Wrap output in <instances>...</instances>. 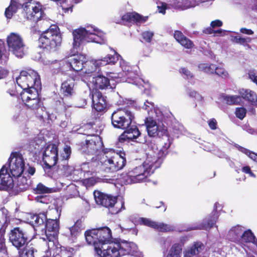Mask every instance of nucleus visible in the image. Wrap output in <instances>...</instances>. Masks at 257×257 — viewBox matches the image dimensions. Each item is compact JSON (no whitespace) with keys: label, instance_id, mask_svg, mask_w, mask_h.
<instances>
[{"label":"nucleus","instance_id":"052dcab7","mask_svg":"<svg viewBox=\"0 0 257 257\" xmlns=\"http://www.w3.org/2000/svg\"><path fill=\"white\" fill-rule=\"evenodd\" d=\"M140 80H141L144 83V86L145 87V91H146V94L149 95V92L150 91V88H151V84H150L149 81H148V80L145 81L142 79H141Z\"/></svg>","mask_w":257,"mask_h":257},{"label":"nucleus","instance_id":"de8ad7c7","mask_svg":"<svg viewBox=\"0 0 257 257\" xmlns=\"http://www.w3.org/2000/svg\"><path fill=\"white\" fill-rule=\"evenodd\" d=\"M199 68L200 70L203 71L206 73L213 74L215 72L216 65L212 64H201L199 65Z\"/></svg>","mask_w":257,"mask_h":257},{"label":"nucleus","instance_id":"bb28decb","mask_svg":"<svg viewBox=\"0 0 257 257\" xmlns=\"http://www.w3.org/2000/svg\"><path fill=\"white\" fill-rule=\"evenodd\" d=\"M204 248V246L201 242H195L192 246L188 247L184 250V257L195 256L201 253Z\"/></svg>","mask_w":257,"mask_h":257},{"label":"nucleus","instance_id":"dca6fc26","mask_svg":"<svg viewBox=\"0 0 257 257\" xmlns=\"http://www.w3.org/2000/svg\"><path fill=\"white\" fill-rule=\"evenodd\" d=\"M9 167L11 173L14 177L20 176L24 174L26 167L22 155L18 153H12Z\"/></svg>","mask_w":257,"mask_h":257},{"label":"nucleus","instance_id":"b1692460","mask_svg":"<svg viewBox=\"0 0 257 257\" xmlns=\"http://www.w3.org/2000/svg\"><path fill=\"white\" fill-rule=\"evenodd\" d=\"M24 174L25 173L23 176L20 175L16 177H18L17 184L15 186L13 190L12 195H17L19 192L25 191L29 189L30 181L26 176H24Z\"/></svg>","mask_w":257,"mask_h":257},{"label":"nucleus","instance_id":"2f4dec72","mask_svg":"<svg viewBox=\"0 0 257 257\" xmlns=\"http://www.w3.org/2000/svg\"><path fill=\"white\" fill-rule=\"evenodd\" d=\"M89 81L94 85V89L107 88L109 84V78L101 75L95 77H92Z\"/></svg>","mask_w":257,"mask_h":257},{"label":"nucleus","instance_id":"bf43d9fd","mask_svg":"<svg viewBox=\"0 0 257 257\" xmlns=\"http://www.w3.org/2000/svg\"><path fill=\"white\" fill-rule=\"evenodd\" d=\"M167 7V5L164 3H160L157 6L159 13L163 14L165 13V10L168 8Z\"/></svg>","mask_w":257,"mask_h":257},{"label":"nucleus","instance_id":"72a5a7b5","mask_svg":"<svg viewBox=\"0 0 257 257\" xmlns=\"http://www.w3.org/2000/svg\"><path fill=\"white\" fill-rule=\"evenodd\" d=\"M74 82L72 79H69L64 81L61 87V92L64 96L73 95L74 94Z\"/></svg>","mask_w":257,"mask_h":257},{"label":"nucleus","instance_id":"4d7b16f0","mask_svg":"<svg viewBox=\"0 0 257 257\" xmlns=\"http://www.w3.org/2000/svg\"><path fill=\"white\" fill-rule=\"evenodd\" d=\"M143 39L147 42H150L154 36V33L151 31H145L142 34Z\"/></svg>","mask_w":257,"mask_h":257},{"label":"nucleus","instance_id":"ddd939ff","mask_svg":"<svg viewBox=\"0 0 257 257\" xmlns=\"http://www.w3.org/2000/svg\"><path fill=\"white\" fill-rule=\"evenodd\" d=\"M133 116L131 112L122 109L114 111L111 115V121L115 128L125 130L132 123Z\"/></svg>","mask_w":257,"mask_h":257},{"label":"nucleus","instance_id":"4c0bfd02","mask_svg":"<svg viewBox=\"0 0 257 257\" xmlns=\"http://www.w3.org/2000/svg\"><path fill=\"white\" fill-rule=\"evenodd\" d=\"M120 66L123 71L122 73H119L117 76H111L109 75V77L111 78H121L123 76V74L127 77L128 79H131L133 72L130 71L131 67L126 64V63L123 59H121L120 61Z\"/></svg>","mask_w":257,"mask_h":257},{"label":"nucleus","instance_id":"09e8293b","mask_svg":"<svg viewBox=\"0 0 257 257\" xmlns=\"http://www.w3.org/2000/svg\"><path fill=\"white\" fill-rule=\"evenodd\" d=\"M34 191L36 193L43 194L51 192L52 189L46 187L42 183H39L37 187L34 189Z\"/></svg>","mask_w":257,"mask_h":257},{"label":"nucleus","instance_id":"4be33fe9","mask_svg":"<svg viewBox=\"0 0 257 257\" xmlns=\"http://www.w3.org/2000/svg\"><path fill=\"white\" fill-rule=\"evenodd\" d=\"M71 153V148L66 145L64 147L63 152L62 153L60 156V161L64 162L63 165V170L64 171V175L65 176H69L71 175L74 170L73 167L66 165L67 160L70 158Z\"/></svg>","mask_w":257,"mask_h":257},{"label":"nucleus","instance_id":"a211bd4d","mask_svg":"<svg viewBox=\"0 0 257 257\" xmlns=\"http://www.w3.org/2000/svg\"><path fill=\"white\" fill-rule=\"evenodd\" d=\"M43 160L49 167L54 166L60 160L58 157V149L54 144H47L43 153Z\"/></svg>","mask_w":257,"mask_h":257},{"label":"nucleus","instance_id":"13d9d810","mask_svg":"<svg viewBox=\"0 0 257 257\" xmlns=\"http://www.w3.org/2000/svg\"><path fill=\"white\" fill-rule=\"evenodd\" d=\"M248 77L253 82L257 85V74L253 70L249 71L248 73Z\"/></svg>","mask_w":257,"mask_h":257},{"label":"nucleus","instance_id":"393cba45","mask_svg":"<svg viewBox=\"0 0 257 257\" xmlns=\"http://www.w3.org/2000/svg\"><path fill=\"white\" fill-rule=\"evenodd\" d=\"M44 226L45 228V236L58 235L59 226L56 219L47 220Z\"/></svg>","mask_w":257,"mask_h":257},{"label":"nucleus","instance_id":"f03ea898","mask_svg":"<svg viewBox=\"0 0 257 257\" xmlns=\"http://www.w3.org/2000/svg\"><path fill=\"white\" fill-rule=\"evenodd\" d=\"M119 154L112 149H106L99 158V162L94 161L91 164L92 171L113 172L122 169L125 165L124 154Z\"/></svg>","mask_w":257,"mask_h":257},{"label":"nucleus","instance_id":"2eb2a0df","mask_svg":"<svg viewBox=\"0 0 257 257\" xmlns=\"http://www.w3.org/2000/svg\"><path fill=\"white\" fill-rule=\"evenodd\" d=\"M119 243L111 241L99 247L96 245L95 251L99 257H119Z\"/></svg>","mask_w":257,"mask_h":257},{"label":"nucleus","instance_id":"423d86ee","mask_svg":"<svg viewBox=\"0 0 257 257\" xmlns=\"http://www.w3.org/2000/svg\"><path fill=\"white\" fill-rule=\"evenodd\" d=\"M40 47L51 52L56 51L61 46L62 36L59 28L51 26L39 38Z\"/></svg>","mask_w":257,"mask_h":257},{"label":"nucleus","instance_id":"4468645a","mask_svg":"<svg viewBox=\"0 0 257 257\" xmlns=\"http://www.w3.org/2000/svg\"><path fill=\"white\" fill-rule=\"evenodd\" d=\"M129 220L133 223L134 224H144L151 227L160 231L168 232L173 231L174 229V227L172 225L164 223L153 221L148 218L139 217L136 215L130 216Z\"/></svg>","mask_w":257,"mask_h":257},{"label":"nucleus","instance_id":"6e6552de","mask_svg":"<svg viewBox=\"0 0 257 257\" xmlns=\"http://www.w3.org/2000/svg\"><path fill=\"white\" fill-rule=\"evenodd\" d=\"M94 197L96 203L108 208L111 214H117L122 209H124V202L122 200L116 201V198L105 194L100 191L94 192Z\"/></svg>","mask_w":257,"mask_h":257},{"label":"nucleus","instance_id":"79ce46f5","mask_svg":"<svg viewBox=\"0 0 257 257\" xmlns=\"http://www.w3.org/2000/svg\"><path fill=\"white\" fill-rule=\"evenodd\" d=\"M22 101L28 107L35 109L39 106L40 100L39 97H22Z\"/></svg>","mask_w":257,"mask_h":257},{"label":"nucleus","instance_id":"e433bc0d","mask_svg":"<svg viewBox=\"0 0 257 257\" xmlns=\"http://www.w3.org/2000/svg\"><path fill=\"white\" fill-rule=\"evenodd\" d=\"M174 7L177 9L186 10L197 6L196 0H175Z\"/></svg>","mask_w":257,"mask_h":257},{"label":"nucleus","instance_id":"5fc2aeb1","mask_svg":"<svg viewBox=\"0 0 257 257\" xmlns=\"http://www.w3.org/2000/svg\"><path fill=\"white\" fill-rule=\"evenodd\" d=\"M239 96H253L255 95L254 92L249 89L241 88L238 90Z\"/></svg>","mask_w":257,"mask_h":257},{"label":"nucleus","instance_id":"f257e3e1","mask_svg":"<svg viewBox=\"0 0 257 257\" xmlns=\"http://www.w3.org/2000/svg\"><path fill=\"white\" fill-rule=\"evenodd\" d=\"M170 143H166L164 146H158L153 144L151 150L147 154V158L142 166H139L123 175V179L126 184L137 183L143 181L155 170L159 168L162 162V159L167 154Z\"/></svg>","mask_w":257,"mask_h":257},{"label":"nucleus","instance_id":"c9c22d12","mask_svg":"<svg viewBox=\"0 0 257 257\" xmlns=\"http://www.w3.org/2000/svg\"><path fill=\"white\" fill-rule=\"evenodd\" d=\"M30 218V223L38 228L41 225L44 226L47 220L46 215L44 213L31 215Z\"/></svg>","mask_w":257,"mask_h":257},{"label":"nucleus","instance_id":"20e7f679","mask_svg":"<svg viewBox=\"0 0 257 257\" xmlns=\"http://www.w3.org/2000/svg\"><path fill=\"white\" fill-rule=\"evenodd\" d=\"M16 82L19 85V90L25 91L27 94L40 95L41 83L38 73L32 70L27 69L20 72Z\"/></svg>","mask_w":257,"mask_h":257},{"label":"nucleus","instance_id":"49530a36","mask_svg":"<svg viewBox=\"0 0 257 257\" xmlns=\"http://www.w3.org/2000/svg\"><path fill=\"white\" fill-rule=\"evenodd\" d=\"M182 248L179 245L175 244L171 248L167 257H181Z\"/></svg>","mask_w":257,"mask_h":257},{"label":"nucleus","instance_id":"a18cd8bd","mask_svg":"<svg viewBox=\"0 0 257 257\" xmlns=\"http://www.w3.org/2000/svg\"><path fill=\"white\" fill-rule=\"evenodd\" d=\"M221 100L229 105H238L242 103V99L246 97H220Z\"/></svg>","mask_w":257,"mask_h":257},{"label":"nucleus","instance_id":"c756f323","mask_svg":"<svg viewBox=\"0 0 257 257\" xmlns=\"http://www.w3.org/2000/svg\"><path fill=\"white\" fill-rule=\"evenodd\" d=\"M122 20L124 22H133L140 25L146 22L148 17L142 16L136 13H127L122 17Z\"/></svg>","mask_w":257,"mask_h":257},{"label":"nucleus","instance_id":"aec40b11","mask_svg":"<svg viewBox=\"0 0 257 257\" xmlns=\"http://www.w3.org/2000/svg\"><path fill=\"white\" fill-rule=\"evenodd\" d=\"M15 187L14 180L9 173H7V168L3 166L0 170V190L12 191Z\"/></svg>","mask_w":257,"mask_h":257},{"label":"nucleus","instance_id":"1a4fd4ad","mask_svg":"<svg viewBox=\"0 0 257 257\" xmlns=\"http://www.w3.org/2000/svg\"><path fill=\"white\" fill-rule=\"evenodd\" d=\"M103 143L101 138L98 136H93L90 139L86 141L85 145L82 147V152L86 155L94 156L92 158V161L88 164L91 167V164L94 161L99 162V158L103 154Z\"/></svg>","mask_w":257,"mask_h":257},{"label":"nucleus","instance_id":"c85d7f7f","mask_svg":"<svg viewBox=\"0 0 257 257\" xmlns=\"http://www.w3.org/2000/svg\"><path fill=\"white\" fill-rule=\"evenodd\" d=\"M120 256L127 254H133L137 251L138 247L135 243L132 242L122 241L119 243Z\"/></svg>","mask_w":257,"mask_h":257},{"label":"nucleus","instance_id":"a19ab883","mask_svg":"<svg viewBox=\"0 0 257 257\" xmlns=\"http://www.w3.org/2000/svg\"><path fill=\"white\" fill-rule=\"evenodd\" d=\"M254 240V236L253 233L251 232V231L244 230L241 235L240 244H241L242 245L243 247H244L245 246H246V244H245V243H253ZM246 246H247L246 245Z\"/></svg>","mask_w":257,"mask_h":257},{"label":"nucleus","instance_id":"9d476101","mask_svg":"<svg viewBox=\"0 0 257 257\" xmlns=\"http://www.w3.org/2000/svg\"><path fill=\"white\" fill-rule=\"evenodd\" d=\"M119 58H121V56L115 52L114 55H108L101 59L89 61L86 59L82 73L85 74L86 76L89 77V79H90L92 74L96 71L97 67L107 64H114Z\"/></svg>","mask_w":257,"mask_h":257},{"label":"nucleus","instance_id":"0eeeda50","mask_svg":"<svg viewBox=\"0 0 257 257\" xmlns=\"http://www.w3.org/2000/svg\"><path fill=\"white\" fill-rule=\"evenodd\" d=\"M86 241L88 244H92L96 249V245L98 247L102 244L111 241V230L107 227L87 230L85 233Z\"/></svg>","mask_w":257,"mask_h":257},{"label":"nucleus","instance_id":"e2e57ef3","mask_svg":"<svg viewBox=\"0 0 257 257\" xmlns=\"http://www.w3.org/2000/svg\"><path fill=\"white\" fill-rule=\"evenodd\" d=\"M208 125L211 130H216L217 128V121L214 118L208 120Z\"/></svg>","mask_w":257,"mask_h":257},{"label":"nucleus","instance_id":"7c9ffc66","mask_svg":"<svg viewBox=\"0 0 257 257\" xmlns=\"http://www.w3.org/2000/svg\"><path fill=\"white\" fill-rule=\"evenodd\" d=\"M9 220V218L7 216V210H0V231L4 226L5 224L7 223ZM0 252L4 253H7L6 245L5 243V239L2 235L0 236Z\"/></svg>","mask_w":257,"mask_h":257},{"label":"nucleus","instance_id":"473e14b6","mask_svg":"<svg viewBox=\"0 0 257 257\" xmlns=\"http://www.w3.org/2000/svg\"><path fill=\"white\" fill-rule=\"evenodd\" d=\"M174 37L176 40L185 48L191 49L193 47L194 44L193 42L185 37L181 32L176 31L174 33Z\"/></svg>","mask_w":257,"mask_h":257},{"label":"nucleus","instance_id":"8fccbe9b","mask_svg":"<svg viewBox=\"0 0 257 257\" xmlns=\"http://www.w3.org/2000/svg\"><path fill=\"white\" fill-rule=\"evenodd\" d=\"M238 150L246 155L249 158L257 162V154L242 147L238 146Z\"/></svg>","mask_w":257,"mask_h":257},{"label":"nucleus","instance_id":"603ef678","mask_svg":"<svg viewBox=\"0 0 257 257\" xmlns=\"http://www.w3.org/2000/svg\"><path fill=\"white\" fill-rule=\"evenodd\" d=\"M8 93L12 96H20L25 94L26 92L25 91L22 92L19 90V85H18L17 87L15 86H13L9 90Z\"/></svg>","mask_w":257,"mask_h":257},{"label":"nucleus","instance_id":"412c9836","mask_svg":"<svg viewBox=\"0 0 257 257\" xmlns=\"http://www.w3.org/2000/svg\"><path fill=\"white\" fill-rule=\"evenodd\" d=\"M142 108L148 111L149 117L153 119H157L158 120H162L164 115L162 111L157 107H155L154 103L148 100L145 101L142 105Z\"/></svg>","mask_w":257,"mask_h":257},{"label":"nucleus","instance_id":"c03bdc74","mask_svg":"<svg viewBox=\"0 0 257 257\" xmlns=\"http://www.w3.org/2000/svg\"><path fill=\"white\" fill-rule=\"evenodd\" d=\"M36 252L34 247L31 246H26L22 251L19 252L20 257H37Z\"/></svg>","mask_w":257,"mask_h":257},{"label":"nucleus","instance_id":"cd10ccee","mask_svg":"<svg viewBox=\"0 0 257 257\" xmlns=\"http://www.w3.org/2000/svg\"><path fill=\"white\" fill-rule=\"evenodd\" d=\"M244 231V228L240 225L232 227L229 230L227 238L232 241L240 243L242 234Z\"/></svg>","mask_w":257,"mask_h":257},{"label":"nucleus","instance_id":"9b49d317","mask_svg":"<svg viewBox=\"0 0 257 257\" xmlns=\"http://www.w3.org/2000/svg\"><path fill=\"white\" fill-rule=\"evenodd\" d=\"M9 50L18 58L26 53V47L22 37L18 33H11L7 38Z\"/></svg>","mask_w":257,"mask_h":257},{"label":"nucleus","instance_id":"6ab92c4d","mask_svg":"<svg viewBox=\"0 0 257 257\" xmlns=\"http://www.w3.org/2000/svg\"><path fill=\"white\" fill-rule=\"evenodd\" d=\"M146 124L148 135L151 137H165L168 139L166 127L163 124H157L154 119L146 118Z\"/></svg>","mask_w":257,"mask_h":257},{"label":"nucleus","instance_id":"f3484780","mask_svg":"<svg viewBox=\"0 0 257 257\" xmlns=\"http://www.w3.org/2000/svg\"><path fill=\"white\" fill-rule=\"evenodd\" d=\"M9 238L13 245L19 248L26 243L29 239V234L25 229L16 227L11 230Z\"/></svg>","mask_w":257,"mask_h":257},{"label":"nucleus","instance_id":"a878e982","mask_svg":"<svg viewBox=\"0 0 257 257\" xmlns=\"http://www.w3.org/2000/svg\"><path fill=\"white\" fill-rule=\"evenodd\" d=\"M212 216L210 218L205 219L204 220L203 222L201 224H199L196 226L190 228V230L192 229H209L213 226L216 222L217 219L218 217V213L216 211H213L212 213Z\"/></svg>","mask_w":257,"mask_h":257},{"label":"nucleus","instance_id":"338daca9","mask_svg":"<svg viewBox=\"0 0 257 257\" xmlns=\"http://www.w3.org/2000/svg\"><path fill=\"white\" fill-rule=\"evenodd\" d=\"M68 189L73 192V194H71L69 196V198H72L77 195V191L75 186L73 185L68 186Z\"/></svg>","mask_w":257,"mask_h":257},{"label":"nucleus","instance_id":"5701e85b","mask_svg":"<svg viewBox=\"0 0 257 257\" xmlns=\"http://www.w3.org/2000/svg\"><path fill=\"white\" fill-rule=\"evenodd\" d=\"M125 131L119 136V142H123L126 140H133L137 138L141 134L137 127L134 125L125 129Z\"/></svg>","mask_w":257,"mask_h":257},{"label":"nucleus","instance_id":"58836bf2","mask_svg":"<svg viewBox=\"0 0 257 257\" xmlns=\"http://www.w3.org/2000/svg\"><path fill=\"white\" fill-rule=\"evenodd\" d=\"M46 145V142L44 138L41 136H39L38 138H36L34 141H32L30 143V149L31 151L35 150H39L42 147ZM37 151H35V153Z\"/></svg>","mask_w":257,"mask_h":257},{"label":"nucleus","instance_id":"37998d69","mask_svg":"<svg viewBox=\"0 0 257 257\" xmlns=\"http://www.w3.org/2000/svg\"><path fill=\"white\" fill-rule=\"evenodd\" d=\"M57 235H47L42 237L49 250L54 249L57 243Z\"/></svg>","mask_w":257,"mask_h":257},{"label":"nucleus","instance_id":"774afa93","mask_svg":"<svg viewBox=\"0 0 257 257\" xmlns=\"http://www.w3.org/2000/svg\"><path fill=\"white\" fill-rule=\"evenodd\" d=\"M222 25V22L219 20H215L211 23V27H212V28L221 27Z\"/></svg>","mask_w":257,"mask_h":257},{"label":"nucleus","instance_id":"6e6d98bb","mask_svg":"<svg viewBox=\"0 0 257 257\" xmlns=\"http://www.w3.org/2000/svg\"><path fill=\"white\" fill-rule=\"evenodd\" d=\"M246 110L244 108L239 107L236 109L235 114L237 117L242 119L246 115Z\"/></svg>","mask_w":257,"mask_h":257},{"label":"nucleus","instance_id":"7ed1b4c3","mask_svg":"<svg viewBox=\"0 0 257 257\" xmlns=\"http://www.w3.org/2000/svg\"><path fill=\"white\" fill-rule=\"evenodd\" d=\"M74 49L88 42L103 44L105 42V34L99 29L93 27L80 28L72 32Z\"/></svg>","mask_w":257,"mask_h":257},{"label":"nucleus","instance_id":"39448f33","mask_svg":"<svg viewBox=\"0 0 257 257\" xmlns=\"http://www.w3.org/2000/svg\"><path fill=\"white\" fill-rule=\"evenodd\" d=\"M86 59L85 55L80 54L71 56L60 61L51 60L48 57H46L42 59V62L54 72L58 69H69L77 72L81 71L82 73Z\"/></svg>","mask_w":257,"mask_h":257},{"label":"nucleus","instance_id":"864d4df0","mask_svg":"<svg viewBox=\"0 0 257 257\" xmlns=\"http://www.w3.org/2000/svg\"><path fill=\"white\" fill-rule=\"evenodd\" d=\"M236 43L242 45H245L247 43H249L251 41V39L249 37H236L234 38Z\"/></svg>","mask_w":257,"mask_h":257},{"label":"nucleus","instance_id":"680f3d73","mask_svg":"<svg viewBox=\"0 0 257 257\" xmlns=\"http://www.w3.org/2000/svg\"><path fill=\"white\" fill-rule=\"evenodd\" d=\"M70 231L72 235L76 236L80 231V228L77 225H74L70 228Z\"/></svg>","mask_w":257,"mask_h":257},{"label":"nucleus","instance_id":"ea45409f","mask_svg":"<svg viewBox=\"0 0 257 257\" xmlns=\"http://www.w3.org/2000/svg\"><path fill=\"white\" fill-rule=\"evenodd\" d=\"M21 5L15 0H12L10 5L6 9L5 16L8 19H11L13 15L16 13Z\"/></svg>","mask_w":257,"mask_h":257},{"label":"nucleus","instance_id":"0e129e2a","mask_svg":"<svg viewBox=\"0 0 257 257\" xmlns=\"http://www.w3.org/2000/svg\"><path fill=\"white\" fill-rule=\"evenodd\" d=\"M181 72L184 74L187 79L191 78L193 77L192 73L185 68H182L181 69Z\"/></svg>","mask_w":257,"mask_h":257},{"label":"nucleus","instance_id":"f8f14e48","mask_svg":"<svg viewBox=\"0 0 257 257\" xmlns=\"http://www.w3.org/2000/svg\"><path fill=\"white\" fill-rule=\"evenodd\" d=\"M24 15L27 20L37 22L44 16L42 5L39 2L31 1L23 5Z\"/></svg>","mask_w":257,"mask_h":257},{"label":"nucleus","instance_id":"69168bd1","mask_svg":"<svg viewBox=\"0 0 257 257\" xmlns=\"http://www.w3.org/2000/svg\"><path fill=\"white\" fill-rule=\"evenodd\" d=\"M204 32L206 34H212L214 33L215 35L218 36L219 34H220L222 33V30L220 29L216 31H214L212 28L207 29L204 31Z\"/></svg>","mask_w":257,"mask_h":257},{"label":"nucleus","instance_id":"f704fd0d","mask_svg":"<svg viewBox=\"0 0 257 257\" xmlns=\"http://www.w3.org/2000/svg\"><path fill=\"white\" fill-rule=\"evenodd\" d=\"M92 105L97 111L105 110L107 106V101L106 97H92Z\"/></svg>","mask_w":257,"mask_h":257},{"label":"nucleus","instance_id":"3c124183","mask_svg":"<svg viewBox=\"0 0 257 257\" xmlns=\"http://www.w3.org/2000/svg\"><path fill=\"white\" fill-rule=\"evenodd\" d=\"M214 73L224 79L227 78L229 76L227 71L222 67L216 66Z\"/></svg>","mask_w":257,"mask_h":257}]
</instances>
